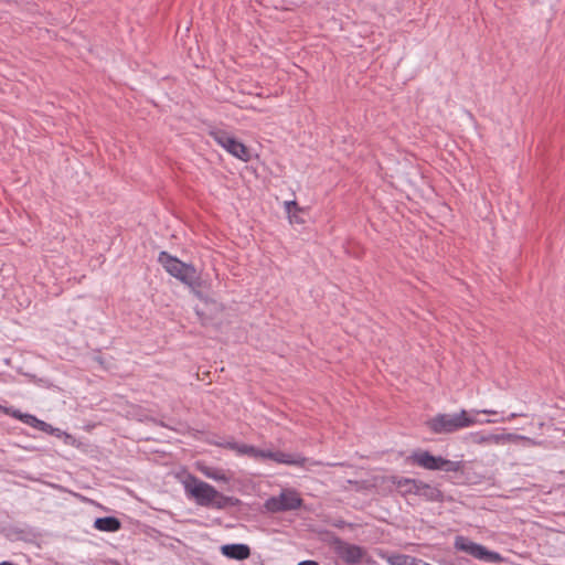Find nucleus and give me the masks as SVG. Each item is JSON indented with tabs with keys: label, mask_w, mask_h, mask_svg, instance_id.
Here are the masks:
<instances>
[{
	"label": "nucleus",
	"mask_w": 565,
	"mask_h": 565,
	"mask_svg": "<svg viewBox=\"0 0 565 565\" xmlns=\"http://www.w3.org/2000/svg\"><path fill=\"white\" fill-rule=\"evenodd\" d=\"M201 300V305L195 307V313L198 315L202 326L207 327L213 324L214 320L218 318L225 307L223 303L215 299L209 298L202 294V297H198Z\"/></svg>",
	"instance_id": "6e6552de"
},
{
	"label": "nucleus",
	"mask_w": 565,
	"mask_h": 565,
	"mask_svg": "<svg viewBox=\"0 0 565 565\" xmlns=\"http://www.w3.org/2000/svg\"><path fill=\"white\" fill-rule=\"evenodd\" d=\"M416 495L428 502L443 503L445 494L438 486L427 483L420 479L417 480Z\"/></svg>",
	"instance_id": "9d476101"
},
{
	"label": "nucleus",
	"mask_w": 565,
	"mask_h": 565,
	"mask_svg": "<svg viewBox=\"0 0 565 565\" xmlns=\"http://www.w3.org/2000/svg\"><path fill=\"white\" fill-rule=\"evenodd\" d=\"M303 500L296 490H282L279 495H273L265 501V509L270 513L298 510Z\"/></svg>",
	"instance_id": "423d86ee"
},
{
	"label": "nucleus",
	"mask_w": 565,
	"mask_h": 565,
	"mask_svg": "<svg viewBox=\"0 0 565 565\" xmlns=\"http://www.w3.org/2000/svg\"><path fill=\"white\" fill-rule=\"evenodd\" d=\"M470 413H472V414L495 415L497 411H493V409H482V411L472 409Z\"/></svg>",
	"instance_id": "4be33fe9"
},
{
	"label": "nucleus",
	"mask_w": 565,
	"mask_h": 565,
	"mask_svg": "<svg viewBox=\"0 0 565 565\" xmlns=\"http://www.w3.org/2000/svg\"><path fill=\"white\" fill-rule=\"evenodd\" d=\"M297 565H319V563L317 561L307 559L299 562Z\"/></svg>",
	"instance_id": "5701e85b"
},
{
	"label": "nucleus",
	"mask_w": 565,
	"mask_h": 565,
	"mask_svg": "<svg viewBox=\"0 0 565 565\" xmlns=\"http://www.w3.org/2000/svg\"><path fill=\"white\" fill-rule=\"evenodd\" d=\"M210 136L218 146L224 148L228 153H231L235 158L244 162H248L252 159L250 149L227 131L223 129H212L210 131Z\"/></svg>",
	"instance_id": "39448f33"
},
{
	"label": "nucleus",
	"mask_w": 565,
	"mask_h": 565,
	"mask_svg": "<svg viewBox=\"0 0 565 565\" xmlns=\"http://www.w3.org/2000/svg\"><path fill=\"white\" fill-rule=\"evenodd\" d=\"M3 413L21 420L22 423L24 416H28V413H22L20 409H15L13 407H3Z\"/></svg>",
	"instance_id": "6ab92c4d"
},
{
	"label": "nucleus",
	"mask_w": 565,
	"mask_h": 565,
	"mask_svg": "<svg viewBox=\"0 0 565 565\" xmlns=\"http://www.w3.org/2000/svg\"><path fill=\"white\" fill-rule=\"evenodd\" d=\"M406 461L411 465L418 466L426 470H441L445 472H463V461H452L441 456H435L428 450L416 449L407 458Z\"/></svg>",
	"instance_id": "20e7f679"
},
{
	"label": "nucleus",
	"mask_w": 565,
	"mask_h": 565,
	"mask_svg": "<svg viewBox=\"0 0 565 565\" xmlns=\"http://www.w3.org/2000/svg\"><path fill=\"white\" fill-rule=\"evenodd\" d=\"M337 555L347 564H360L366 552L363 547L344 541H338L335 546Z\"/></svg>",
	"instance_id": "1a4fd4ad"
},
{
	"label": "nucleus",
	"mask_w": 565,
	"mask_h": 565,
	"mask_svg": "<svg viewBox=\"0 0 565 565\" xmlns=\"http://www.w3.org/2000/svg\"><path fill=\"white\" fill-rule=\"evenodd\" d=\"M518 414L512 413L507 418L501 419H487L484 423H499L504 420H512ZM479 420L471 416L466 409H461L458 414H437L436 416L426 420V427L436 435H446L456 433L462 428H467L478 424ZM483 424V422H480Z\"/></svg>",
	"instance_id": "f03ea898"
},
{
	"label": "nucleus",
	"mask_w": 565,
	"mask_h": 565,
	"mask_svg": "<svg viewBox=\"0 0 565 565\" xmlns=\"http://www.w3.org/2000/svg\"><path fill=\"white\" fill-rule=\"evenodd\" d=\"M94 529L100 532L114 533L121 529V521L113 515L97 518L94 521Z\"/></svg>",
	"instance_id": "2eb2a0df"
},
{
	"label": "nucleus",
	"mask_w": 565,
	"mask_h": 565,
	"mask_svg": "<svg viewBox=\"0 0 565 565\" xmlns=\"http://www.w3.org/2000/svg\"><path fill=\"white\" fill-rule=\"evenodd\" d=\"M23 423L49 435L60 437L62 434H64L66 437H71L70 435L62 433L58 428H55L52 425L45 423L44 420L39 419L36 416L32 414H28V416H24Z\"/></svg>",
	"instance_id": "4468645a"
},
{
	"label": "nucleus",
	"mask_w": 565,
	"mask_h": 565,
	"mask_svg": "<svg viewBox=\"0 0 565 565\" xmlns=\"http://www.w3.org/2000/svg\"><path fill=\"white\" fill-rule=\"evenodd\" d=\"M275 451L258 449V458L270 459L274 461Z\"/></svg>",
	"instance_id": "412c9836"
},
{
	"label": "nucleus",
	"mask_w": 565,
	"mask_h": 565,
	"mask_svg": "<svg viewBox=\"0 0 565 565\" xmlns=\"http://www.w3.org/2000/svg\"><path fill=\"white\" fill-rule=\"evenodd\" d=\"M455 547L458 551L466 552L467 554L473 556L475 558L484 562L501 563L504 559L500 553L490 551L486 546L472 542L465 536L456 537Z\"/></svg>",
	"instance_id": "0eeeda50"
},
{
	"label": "nucleus",
	"mask_w": 565,
	"mask_h": 565,
	"mask_svg": "<svg viewBox=\"0 0 565 565\" xmlns=\"http://www.w3.org/2000/svg\"><path fill=\"white\" fill-rule=\"evenodd\" d=\"M286 211L288 213V217L292 221V212L301 211L296 201L286 202Z\"/></svg>",
	"instance_id": "aec40b11"
},
{
	"label": "nucleus",
	"mask_w": 565,
	"mask_h": 565,
	"mask_svg": "<svg viewBox=\"0 0 565 565\" xmlns=\"http://www.w3.org/2000/svg\"><path fill=\"white\" fill-rule=\"evenodd\" d=\"M221 553L227 558L244 561L250 556V548L242 543L225 544L221 546Z\"/></svg>",
	"instance_id": "9b49d317"
},
{
	"label": "nucleus",
	"mask_w": 565,
	"mask_h": 565,
	"mask_svg": "<svg viewBox=\"0 0 565 565\" xmlns=\"http://www.w3.org/2000/svg\"><path fill=\"white\" fill-rule=\"evenodd\" d=\"M183 486L186 495L193 499L200 507L223 510L241 504L239 499L223 494L213 486L199 479L194 475H189L183 481Z\"/></svg>",
	"instance_id": "f257e3e1"
},
{
	"label": "nucleus",
	"mask_w": 565,
	"mask_h": 565,
	"mask_svg": "<svg viewBox=\"0 0 565 565\" xmlns=\"http://www.w3.org/2000/svg\"><path fill=\"white\" fill-rule=\"evenodd\" d=\"M417 480L415 478H407V477H398V476H392L390 477V482L395 486L396 490L402 497H407L411 494L416 495L417 491Z\"/></svg>",
	"instance_id": "f8f14e48"
},
{
	"label": "nucleus",
	"mask_w": 565,
	"mask_h": 565,
	"mask_svg": "<svg viewBox=\"0 0 565 565\" xmlns=\"http://www.w3.org/2000/svg\"><path fill=\"white\" fill-rule=\"evenodd\" d=\"M291 223H303V220H301L298 215H297V212H292V221H290Z\"/></svg>",
	"instance_id": "b1692460"
},
{
	"label": "nucleus",
	"mask_w": 565,
	"mask_h": 565,
	"mask_svg": "<svg viewBox=\"0 0 565 565\" xmlns=\"http://www.w3.org/2000/svg\"><path fill=\"white\" fill-rule=\"evenodd\" d=\"M158 260L167 273L189 286L196 297H202L203 282L193 265L181 262L166 250L159 253Z\"/></svg>",
	"instance_id": "7ed1b4c3"
},
{
	"label": "nucleus",
	"mask_w": 565,
	"mask_h": 565,
	"mask_svg": "<svg viewBox=\"0 0 565 565\" xmlns=\"http://www.w3.org/2000/svg\"><path fill=\"white\" fill-rule=\"evenodd\" d=\"M274 461L277 463H285L290 466L303 467L307 458L300 455L286 454L284 451H275Z\"/></svg>",
	"instance_id": "f3484780"
},
{
	"label": "nucleus",
	"mask_w": 565,
	"mask_h": 565,
	"mask_svg": "<svg viewBox=\"0 0 565 565\" xmlns=\"http://www.w3.org/2000/svg\"><path fill=\"white\" fill-rule=\"evenodd\" d=\"M213 479H221L222 477L211 476Z\"/></svg>",
	"instance_id": "393cba45"
},
{
	"label": "nucleus",
	"mask_w": 565,
	"mask_h": 565,
	"mask_svg": "<svg viewBox=\"0 0 565 565\" xmlns=\"http://www.w3.org/2000/svg\"><path fill=\"white\" fill-rule=\"evenodd\" d=\"M218 446H221L223 448H226V449L234 450L238 455H246V456H249L252 458L258 459V449L259 448H257V447H255L253 445L238 444L236 441H227V443H224V444H218Z\"/></svg>",
	"instance_id": "dca6fc26"
},
{
	"label": "nucleus",
	"mask_w": 565,
	"mask_h": 565,
	"mask_svg": "<svg viewBox=\"0 0 565 565\" xmlns=\"http://www.w3.org/2000/svg\"><path fill=\"white\" fill-rule=\"evenodd\" d=\"M471 441L478 445H499L510 441L513 438L512 434H483L472 433L470 435Z\"/></svg>",
	"instance_id": "ddd939ff"
},
{
	"label": "nucleus",
	"mask_w": 565,
	"mask_h": 565,
	"mask_svg": "<svg viewBox=\"0 0 565 565\" xmlns=\"http://www.w3.org/2000/svg\"><path fill=\"white\" fill-rule=\"evenodd\" d=\"M3 407H4V406L0 405V411H1V412H3Z\"/></svg>",
	"instance_id": "a878e982"
},
{
	"label": "nucleus",
	"mask_w": 565,
	"mask_h": 565,
	"mask_svg": "<svg viewBox=\"0 0 565 565\" xmlns=\"http://www.w3.org/2000/svg\"><path fill=\"white\" fill-rule=\"evenodd\" d=\"M388 563L392 565H420L422 559L405 554H394L388 557Z\"/></svg>",
	"instance_id": "a211bd4d"
}]
</instances>
